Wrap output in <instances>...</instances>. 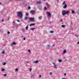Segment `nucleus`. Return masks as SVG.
I'll use <instances>...</instances> for the list:
<instances>
[{
  "label": "nucleus",
  "mask_w": 79,
  "mask_h": 79,
  "mask_svg": "<svg viewBox=\"0 0 79 79\" xmlns=\"http://www.w3.org/2000/svg\"><path fill=\"white\" fill-rule=\"evenodd\" d=\"M69 13L68 11H64L62 10V14L63 16H64L66 14H68Z\"/></svg>",
  "instance_id": "obj_1"
},
{
  "label": "nucleus",
  "mask_w": 79,
  "mask_h": 79,
  "mask_svg": "<svg viewBox=\"0 0 79 79\" xmlns=\"http://www.w3.org/2000/svg\"><path fill=\"white\" fill-rule=\"evenodd\" d=\"M17 16L19 17H23V13L21 12H19L17 13Z\"/></svg>",
  "instance_id": "obj_2"
},
{
  "label": "nucleus",
  "mask_w": 79,
  "mask_h": 79,
  "mask_svg": "<svg viewBox=\"0 0 79 79\" xmlns=\"http://www.w3.org/2000/svg\"><path fill=\"white\" fill-rule=\"evenodd\" d=\"M52 64H53L54 65V68H55V69H57V67H56V64L52 62Z\"/></svg>",
  "instance_id": "obj_3"
},
{
  "label": "nucleus",
  "mask_w": 79,
  "mask_h": 79,
  "mask_svg": "<svg viewBox=\"0 0 79 79\" xmlns=\"http://www.w3.org/2000/svg\"><path fill=\"white\" fill-rule=\"evenodd\" d=\"M29 19H30V20L31 21H32V22H34V18H30Z\"/></svg>",
  "instance_id": "obj_4"
},
{
  "label": "nucleus",
  "mask_w": 79,
  "mask_h": 79,
  "mask_svg": "<svg viewBox=\"0 0 79 79\" xmlns=\"http://www.w3.org/2000/svg\"><path fill=\"white\" fill-rule=\"evenodd\" d=\"M30 13H32V14L33 15L34 13H35V10H32L30 11Z\"/></svg>",
  "instance_id": "obj_5"
},
{
  "label": "nucleus",
  "mask_w": 79,
  "mask_h": 79,
  "mask_svg": "<svg viewBox=\"0 0 79 79\" xmlns=\"http://www.w3.org/2000/svg\"><path fill=\"white\" fill-rule=\"evenodd\" d=\"M47 13L48 15V17H50V16H51V14H50V12H47Z\"/></svg>",
  "instance_id": "obj_6"
},
{
  "label": "nucleus",
  "mask_w": 79,
  "mask_h": 79,
  "mask_svg": "<svg viewBox=\"0 0 79 79\" xmlns=\"http://www.w3.org/2000/svg\"><path fill=\"white\" fill-rule=\"evenodd\" d=\"M16 44V43L15 42H13L12 43V44H11V46H13V45H15Z\"/></svg>",
  "instance_id": "obj_7"
},
{
  "label": "nucleus",
  "mask_w": 79,
  "mask_h": 79,
  "mask_svg": "<svg viewBox=\"0 0 79 79\" xmlns=\"http://www.w3.org/2000/svg\"><path fill=\"white\" fill-rule=\"evenodd\" d=\"M28 17V16H26V17H25V18L24 19L25 20H27V19H28V18L27 17Z\"/></svg>",
  "instance_id": "obj_8"
},
{
  "label": "nucleus",
  "mask_w": 79,
  "mask_h": 79,
  "mask_svg": "<svg viewBox=\"0 0 79 79\" xmlns=\"http://www.w3.org/2000/svg\"><path fill=\"white\" fill-rule=\"evenodd\" d=\"M35 24V23H32L30 25V26H34Z\"/></svg>",
  "instance_id": "obj_9"
},
{
  "label": "nucleus",
  "mask_w": 79,
  "mask_h": 79,
  "mask_svg": "<svg viewBox=\"0 0 79 79\" xmlns=\"http://www.w3.org/2000/svg\"><path fill=\"white\" fill-rule=\"evenodd\" d=\"M67 7V5L66 4H65L64 6L63 7V8H66Z\"/></svg>",
  "instance_id": "obj_10"
},
{
  "label": "nucleus",
  "mask_w": 79,
  "mask_h": 79,
  "mask_svg": "<svg viewBox=\"0 0 79 79\" xmlns=\"http://www.w3.org/2000/svg\"><path fill=\"white\" fill-rule=\"evenodd\" d=\"M46 47L47 48H50V45L48 44L47 46H46Z\"/></svg>",
  "instance_id": "obj_11"
},
{
  "label": "nucleus",
  "mask_w": 79,
  "mask_h": 79,
  "mask_svg": "<svg viewBox=\"0 0 79 79\" xmlns=\"http://www.w3.org/2000/svg\"><path fill=\"white\" fill-rule=\"evenodd\" d=\"M39 62V61L38 60H36L35 61H34V63H37Z\"/></svg>",
  "instance_id": "obj_12"
},
{
  "label": "nucleus",
  "mask_w": 79,
  "mask_h": 79,
  "mask_svg": "<svg viewBox=\"0 0 79 79\" xmlns=\"http://www.w3.org/2000/svg\"><path fill=\"white\" fill-rule=\"evenodd\" d=\"M36 3H38V4H40V3H41V2H39V1H37L36 2Z\"/></svg>",
  "instance_id": "obj_13"
},
{
  "label": "nucleus",
  "mask_w": 79,
  "mask_h": 79,
  "mask_svg": "<svg viewBox=\"0 0 79 79\" xmlns=\"http://www.w3.org/2000/svg\"><path fill=\"white\" fill-rule=\"evenodd\" d=\"M42 16H40L38 17L39 19H42Z\"/></svg>",
  "instance_id": "obj_14"
},
{
  "label": "nucleus",
  "mask_w": 79,
  "mask_h": 79,
  "mask_svg": "<svg viewBox=\"0 0 79 79\" xmlns=\"http://www.w3.org/2000/svg\"><path fill=\"white\" fill-rule=\"evenodd\" d=\"M29 26H27L26 27V30H27V29H28V27Z\"/></svg>",
  "instance_id": "obj_15"
},
{
  "label": "nucleus",
  "mask_w": 79,
  "mask_h": 79,
  "mask_svg": "<svg viewBox=\"0 0 79 79\" xmlns=\"http://www.w3.org/2000/svg\"><path fill=\"white\" fill-rule=\"evenodd\" d=\"M6 62H4L2 63V64L4 65L5 66V64H6Z\"/></svg>",
  "instance_id": "obj_16"
},
{
  "label": "nucleus",
  "mask_w": 79,
  "mask_h": 79,
  "mask_svg": "<svg viewBox=\"0 0 79 79\" xmlns=\"http://www.w3.org/2000/svg\"><path fill=\"white\" fill-rule=\"evenodd\" d=\"M65 3L66 2H64L62 3V5H64L65 4Z\"/></svg>",
  "instance_id": "obj_17"
},
{
  "label": "nucleus",
  "mask_w": 79,
  "mask_h": 79,
  "mask_svg": "<svg viewBox=\"0 0 79 79\" xmlns=\"http://www.w3.org/2000/svg\"><path fill=\"white\" fill-rule=\"evenodd\" d=\"M28 15H29L28 13H26V16H28Z\"/></svg>",
  "instance_id": "obj_18"
},
{
  "label": "nucleus",
  "mask_w": 79,
  "mask_h": 79,
  "mask_svg": "<svg viewBox=\"0 0 79 79\" xmlns=\"http://www.w3.org/2000/svg\"><path fill=\"white\" fill-rule=\"evenodd\" d=\"M72 13H74V10H72Z\"/></svg>",
  "instance_id": "obj_19"
},
{
  "label": "nucleus",
  "mask_w": 79,
  "mask_h": 79,
  "mask_svg": "<svg viewBox=\"0 0 79 79\" xmlns=\"http://www.w3.org/2000/svg\"><path fill=\"white\" fill-rule=\"evenodd\" d=\"M61 27H65V25H62Z\"/></svg>",
  "instance_id": "obj_20"
},
{
  "label": "nucleus",
  "mask_w": 79,
  "mask_h": 79,
  "mask_svg": "<svg viewBox=\"0 0 79 79\" xmlns=\"http://www.w3.org/2000/svg\"><path fill=\"white\" fill-rule=\"evenodd\" d=\"M2 54H5V52L4 51L2 52Z\"/></svg>",
  "instance_id": "obj_21"
},
{
  "label": "nucleus",
  "mask_w": 79,
  "mask_h": 79,
  "mask_svg": "<svg viewBox=\"0 0 79 79\" xmlns=\"http://www.w3.org/2000/svg\"><path fill=\"white\" fill-rule=\"evenodd\" d=\"M66 52V50H65L63 51V53H64Z\"/></svg>",
  "instance_id": "obj_22"
},
{
  "label": "nucleus",
  "mask_w": 79,
  "mask_h": 79,
  "mask_svg": "<svg viewBox=\"0 0 79 79\" xmlns=\"http://www.w3.org/2000/svg\"><path fill=\"white\" fill-rule=\"evenodd\" d=\"M5 70L3 69H2V71H5Z\"/></svg>",
  "instance_id": "obj_23"
},
{
  "label": "nucleus",
  "mask_w": 79,
  "mask_h": 79,
  "mask_svg": "<svg viewBox=\"0 0 79 79\" xmlns=\"http://www.w3.org/2000/svg\"><path fill=\"white\" fill-rule=\"evenodd\" d=\"M62 61V60H59V62L60 63V62H61Z\"/></svg>",
  "instance_id": "obj_24"
},
{
  "label": "nucleus",
  "mask_w": 79,
  "mask_h": 79,
  "mask_svg": "<svg viewBox=\"0 0 79 79\" xmlns=\"http://www.w3.org/2000/svg\"><path fill=\"white\" fill-rule=\"evenodd\" d=\"M44 10H47V7H44Z\"/></svg>",
  "instance_id": "obj_25"
},
{
  "label": "nucleus",
  "mask_w": 79,
  "mask_h": 79,
  "mask_svg": "<svg viewBox=\"0 0 79 79\" xmlns=\"http://www.w3.org/2000/svg\"><path fill=\"white\" fill-rule=\"evenodd\" d=\"M38 7L39 8H42V6H41L40 5Z\"/></svg>",
  "instance_id": "obj_26"
},
{
  "label": "nucleus",
  "mask_w": 79,
  "mask_h": 79,
  "mask_svg": "<svg viewBox=\"0 0 79 79\" xmlns=\"http://www.w3.org/2000/svg\"><path fill=\"white\" fill-rule=\"evenodd\" d=\"M50 33H53V31H50Z\"/></svg>",
  "instance_id": "obj_27"
},
{
  "label": "nucleus",
  "mask_w": 79,
  "mask_h": 79,
  "mask_svg": "<svg viewBox=\"0 0 79 79\" xmlns=\"http://www.w3.org/2000/svg\"><path fill=\"white\" fill-rule=\"evenodd\" d=\"M75 35V37H78V35Z\"/></svg>",
  "instance_id": "obj_28"
},
{
  "label": "nucleus",
  "mask_w": 79,
  "mask_h": 79,
  "mask_svg": "<svg viewBox=\"0 0 79 79\" xmlns=\"http://www.w3.org/2000/svg\"><path fill=\"white\" fill-rule=\"evenodd\" d=\"M18 70V69H16L15 70V71H17Z\"/></svg>",
  "instance_id": "obj_29"
},
{
  "label": "nucleus",
  "mask_w": 79,
  "mask_h": 79,
  "mask_svg": "<svg viewBox=\"0 0 79 79\" xmlns=\"http://www.w3.org/2000/svg\"><path fill=\"white\" fill-rule=\"evenodd\" d=\"M32 70V69H30V72H31V70Z\"/></svg>",
  "instance_id": "obj_30"
},
{
  "label": "nucleus",
  "mask_w": 79,
  "mask_h": 79,
  "mask_svg": "<svg viewBox=\"0 0 79 79\" xmlns=\"http://www.w3.org/2000/svg\"><path fill=\"white\" fill-rule=\"evenodd\" d=\"M10 32H9V31L7 32V34H10Z\"/></svg>",
  "instance_id": "obj_31"
},
{
  "label": "nucleus",
  "mask_w": 79,
  "mask_h": 79,
  "mask_svg": "<svg viewBox=\"0 0 79 79\" xmlns=\"http://www.w3.org/2000/svg\"><path fill=\"white\" fill-rule=\"evenodd\" d=\"M4 21V20H3V19H2V22H3Z\"/></svg>",
  "instance_id": "obj_32"
},
{
  "label": "nucleus",
  "mask_w": 79,
  "mask_h": 79,
  "mask_svg": "<svg viewBox=\"0 0 79 79\" xmlns=\"http://www.w3.org/2000/svg\"><path fill=\"white\" fill-rule=\"evenodd\" d=\"M4 76H6V74H5L4 75Z\"/></svg>",
  "instance_id": "obj_33"
},
{
  "label": "nucleus",
  "mask_w": 79,
  "mask_h": 79,
  "mask_svg": "<svg viewBox=\"0 0 79 79\" xmlns=\"http://www.w3.org/2000/svg\"><path fill=\"white\" fill-rule=\"evenodd\" d=\"M41 77V75H40V76H39V77L40 78V77Z\"/></svg>",
  "instance_id": "obj_34"
},
{
  "label": "nucleus",
  "mask_w": 79,
  "mask_h": 79,
  "mask_svg": "<svg viewBox=\"0 0 79 79\" xmlns=\"http://www.w3.org/2000/svg\"><path fill=\"white\" fill-rule=\"evenodd\" d=\"M31 9V7H30V6H29L28 7V9Z\"/></svg>",
  "instance_id": "obj_35"
},
{
  "label": "nucleus",
  "mask_w": 79,
  "mask_h": 79,
  "mask_svg": "<svg viewBox=\"0 0 79 79\" xmlns=\"http://www.w3.org/2000/svg\"><path fill=\"white\" fill-rule=\"evenodd\" d=\"M28 51V52H30V53H31V51L30 50H29Z\"/></svg>",
  "instance_id": "obj_36"
},
{
  "label": "nucleus",
  "mask_w": 79,
  "mask_h": 79,
  "mask_svg": "<svg viewBox=\"0 0 79 79\" xmlns=\"http://www.w3.org/2000/svg\"><path fill=\"white\" fill-rule=\"evenodd\" d=\"M23 40H26V38H24Z\"/></svg>",
  "instance_id": "obj_37"
},
{
  "label": "nucleus",
  "mask_w": 79,
  "mask_h": 79,
  "mask_svg": "<svg viewBox=\"0 0 79 79\" xmlns=\"http://www.w3.org/2000/svg\"><path fill=\"white\" fill-rule=\"evenodd\" d=\"M50 75H52V73H50Z\"/></svg>",
  "instance_id": "obj_38"
},
{
  "label": "nucleus",
  "mask_w": 79,
  "mask_h": 79,
  "mask_svg": "<svg viewBox=\"0 0 79 79\" xmlns=\"http://www.w3.org/2000/svg\"><path fill=\"white\" fill-rule=\"evenodd\" d=\"M17 21H18V22H19V20H17Z\"/></svg>",
  "instance_id": "obj_39"
},
{
  "label": "nucleus",
  "mask_w": 79,
  "mask_h": 79,
  "mask_svg": "<svg viewBox=\"0 0 79 79\" xmlns=\"http://www.w3.org/2000/svg\"><path fill=\"white\" fill-rule=\"evenodd\" d=\"M34 28H32L31 29V30H34Z\"/></svg>",
  "instance_id": "obj_40"
},
{
  "label": "nucleus",
  "mask_w": 79,
  "mask_h": 79,
  "mask_svg": "<svg viewBox=\"0 0 79 79\" xmlns=\"http://www.w3.org/2000/svg\"><path fill=\"white\" fill-rule=\"evenodd\" d=\"M66 73L64 74V76H66Z\"/></svg>",
  "instance_id": "obj_41"
},
{
  "label": "nucleus",
  "mask_w": 79,
  "mask_h": 79,
  "mask_svg": "<svg viewBox=\"0 0 79 79\" xmlns=\"http://www.w3.org/2000/svg\"><path fill=\"white\" fill-rule=\"evenodd\" d=\"M77 44H79V42H77Z\"/></svg>",
  "instance_id": "obj_42"
},
{
  "label": "nucleus",
  "mask_w": 79,
  "mask_h": 79,
  "mask_svg": "<svg viewBox=\"0 0 79 79\" xmlns=\"http://www.w3.org/2000/svg\"><path fill=\"white\" fill-rule=\"evenodd\" d=\"M54 46V44H53L52 47H53Z\"/></svg>",
  "instance_id": "obj_43"
},
{
  "label": "nucleus",
  "mask_w": 79,
  "mask_h": 79,
  "mask_svg": "<svg viewBox=\"0 0 79 79\" xmlns=\"http://www.w3.org/2000/svg\"><path fill=\"white\" fill-rule=\"evenodd\" d=\"M1 2H0V4H1Z\"/></svg>",
  "instance_id": "obj_44"
},
{
  "label": "nucleus",
  "mask_w": 79,
  "mask_h": 79,
  "mask_svg": "<svg viewBox=\"0 0 79 79\" xmlns=\"http://www.w3.org/2000/svg\"><path fill=\"white\" fill-rule=\"evenodd\" d=\"M34 76H35V75H34Z\"/></svg>",
  "instance_id": "obj_45"
},
{
  "label": "nucleus",
  "mask_w": 79,
  "mask_h": 79,
  "mask_svg": "<svg viewBox=\"0 0 79 79\" xmlns=\"http://www.w3.org/2000/svg\"><path fill=\"white\" fill-rule=\"evenodd\" d=\"M44 0V1H45V0Z\"/></svg>",
  "instance_id": "obj_46"
}]
</instances>
